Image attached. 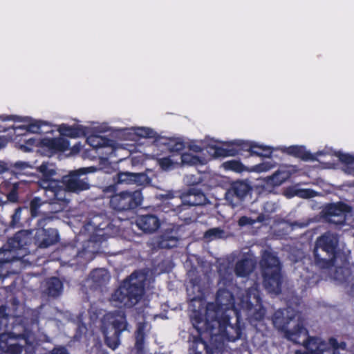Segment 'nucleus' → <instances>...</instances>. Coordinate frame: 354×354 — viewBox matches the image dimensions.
<instances>
[{
    "label": "nucleus",
    "mask_w": 354,
    "mask_h": 354,
    "mask_svg": "<svg viewBox=\"0 0 354 354\" xmlns=\"http://www.w3.org/2000/svg\"><path fill=\"white\" fill-rule=\"evenodd\" d=\"M350 275V271L348 269L339 268L336 271L335 278L337 280L343 281L347 279V277Z\"/></svg>",
    "instance_id": "obj_40"
},
{
    "label": "nucleus",
    "mask_w": 354,
    "mask_h": 354,
    "mask_svg": "<svg viewBox=\"0 0 354 354\" xmlns=\"http://www.w3.org/2000/svg\"><path fill=\"white\" fill-rule=\"evenodd\" d=\"M145 324L140 323L138 326V329L136 332V346L138 350L141 351L142 349L143 342H144V336H145Z\"/></svg>",
    "instance_id": "obj_33"
},
{
    "label": "nucleus",
    "mask_w": 354,
    "mask_h": 354,
    "mask_svg": "<svg viewBox=\"0 0 354 354\" xmlns=\"http://www.w3.org/2000/svg\"><path fill=\"white\" fill-rule=\"evenodd\" d=\"M223 167L225 169L233 170L236 172H240L243 169V165L236 160H230L223 163Z\"/></svg>",
    "instance_id": "obj_38"
},
{
    "label": "nucleus",
    "mask_w": 354,
    "mask_h": 354,
    "mask_svg": "<svg viewBox=\"0 0 354 354\" xmlns=\"http://www.w3.org/2000/svg\"><path fill=\"white\" fill-rule=\"evenodd\" d=\"M117 183L145 186L149 184L150 178L144 173L120 172L118 174Z\"/></svg>",
    "instance_id": "obj_13"
},
{
    "label": "nucleus",
    "mask_w": 354,
    "mask_h": 354,
    "mask_svg": "<svg viewBox=\"0 0 354 354\" xmlns=\"http://www.w3.org/2000/svg\"><path fill=\"white\" fill-rule=\"evenodd\" d=\"M6 169V167L4 162L0 161V174L3 173Z\"/></svg>",
    "instance_id": "obj_53"
},
{
    "label": "nucleus",
    "mask_w": 354,
    "mask_h": 354,
    "mask_svg": "<svg viewBox=\"0 0 354 354\" xmlns=\"http://www.w3.org/2000/svg\"><path fill=\"white\" fill-rule=\"evenodd\" d=\"M207 147H211L214 149L215 157L225 156L226 151L222 148L218 147L211 144V142H207L205 140L192 141L189 145V149L194 152H200Z\"/></svg>",
    "instance_id": "obj_21"
},
{
    "label": "nucleus",
    "mask_w": 354,
    "mask_h": 354,
    "mask_svg": "<svg viewBox=\"0 0 354 354\" xmlns=\"http://www.w3.org/2000/svg\"><path fill=\"white\" fill-rule=\"evenodd\" d=\"M14 171L18 174H28V170L32 168V166L28 162L19 161L13 165Z\"/></svg>",
    "instance_id": "obj_36"
},
{
    "label": "nucleus",
    "mask_w": 354,
    "mask_h": 354,
    "mask_svg": "<svg viewBox=\"0 0 354 354\" xmlns=\"http://www.w3.org/2000/svg\"><path fill=\"white\" fill-rule=\"evenodd\" d=\"M274 161L269 160L253 167L252 170L256 172H266L275 167Z\"/></svg>",
    "instance_id": "obj_35"
},
{
    "label": "nucleus",
    "mask_w": 354,
    "mask_h": 354,
    "mask_svg": "<svg viewBox=\"0 0 354 354\" xmlns=\"http://www.w3.org/2000/svg\"><path fill=\"white\" fill-rule=\"evenodd\" d=\"M335 156H337L340 161L351 164L354 162V156L348 154V153H343L340 151L335 152Z\"/></svg>",
    "instance_id": "obj_41"
},
{
    "label": "nucleus",
    "mask_w": 354,
    "mask_h": 354,
    "mask_svg": "<svg viewBox=\"0 0 354 354\" xmlns=\"http://www.w3.org/2000/svg\"><path fill=\"white\" fill-rule=\"evenodd\" d=\"M178 239L176 235L165 234L159 242V246L162 248H171L177 245Z\"/></svg>",
    "instance_id": "obj_29"
},
{
    "label": "nucleus",
    "mask_w": 354,
    "mask_h": 354,
    "mask_svg": "<svg viewBox=\"0 0 354 354\" xmlns=\"http://www.w3.org/2000/svg\"><path fill=\"white\" fill-rule=\"evenodd\" d=\"M133 130L136 135L144 138H152L155 133L152 129L147 127H134Z\"/></svg>",
    "instance_id": "obj_37"
},
{
    "label": "nucleus",
    "mask_w": 354,
    "mask_h": 354,
    "mask_svg": "<svg viewBox=\"0 0 354 354\" xmlns=\"http://www.w3.org/2000/svg\"><path fill=\"white\" fill-rule=\"evenodd\" d=\"M39 143L53 151H64L67 150L69 147L68 141L64 138L59 137L57 138H44L41 141L35 138H29L26 144L21 146V149L24 151H30L32 147L37 146Z\"/></svg>",
    "instance_id": "obj_11"
},
{
    "label": "nucleus",
    "mask_w": 354,
    "mask_h": 354,
    "mask_svg": "<svg viewBox=\"0 0 354 354\" xmlns=\"http://www.w3.org/2000/svg\"><path fill=\"white\" fill-rule=\"evenodd\" d=\"M180 154L171 153L169 156L158 158V163L160 168L165 171H170L180 166Z\"/></svg>",
    "instance_id": "obj_20"
},
{
    "label": "nucleus",
    "mask_w": 354,
    "mask_h": 354,
    "mask_svg": "<svg viewBox=\"0 0 354 354\" xmlns=\"http://www.w3.org/2000/svg\"><path fill=\"white\" fill-rule=\"evenodd\" d=\"M232 294L227 290H219L217 294L216 304H208L206 308L205 317L214 319L225 317L233 313L239 318L241 309L247 312L248 316L255 320H261L264 315L265 310L261 306V298L257 286L246 291V295L239 298V302L235 304Z\"/></svg>",
    "instance_id": "obj_1"
},
{
    "label": "nucleus",
    "mask_w": 354,
    "mask_h": 354,
    "mask_svg": "<svg viewBox=\"0 0 354 354\" xmlns=\"http://www.w3.org/2000/svg\"><path fill=\"white\" fill-rule=\"evenodd\" d=\"M297 192V187H290L285 191V195L288 198H292L294 196H297V194H296Z\"/></svg>",
    "instance_id": "obj_46"
},
{
    "label": "nucleus",
    "mask_w": 354,
    "mask_h": 354,
    "mask_svg": "<svg viewBox=\"0 0 354 354\" xmlns=\"http://www.w3.org/2000/svg\"><path fill=\"white\" fill-rule=\"evenodd\" d=\"M42 202L39 198H35L30 202V211L33 216H35L37 214V209L41 205Z\"/></svg>",
    "instance_id": "obj_42"
},
{
    "label": "nucleus",
    "mask_w": 354,
    "mask_h": 354,
    "mask_svg": "<svg viewBox=\"0 0 354 354\" xmlns=\"http://www.w3.org/2000/svg\"><path fill=\"white\" fill-rule=\"evenodd\" d=\"M39 171L42 177L39 180V186L45 190V194L50 202L53 201L66 200V190L60 185V182L53 180L52 177L56 171L53 165L43 163Z\"/></svg>",
    "instance_id": "obj_7"
},
{
    "label": "nucleus",
    "mask_w": 354,
    "mask_h": 354,
    "mask_svg": "<svg viewBox=\"0 0 354 354\" xmlns=\"http://www.w3.org/2000/svg\"><path fill=\"white\" fill-rule=\"evenodd\" d=\"M160 147H163L171 153H178L184 149V143L179 138H166L158 141Z\"/></svg>",
    "instance_id": "obj_23"
},
{
    "label": "nucleus",
    "mask_w": 354,
    "mask_h": 354,
    "mask_svg": "<svg viewBox=\"0 0 354 354\" xmlns=\"http://www.w3.org/2000/svg\"><path fill=\"white\" fill-rule=\"evenodd\" d=\"M263 283L266 289L271 293L278 294L280 292L281 276L280 263L275 254L266 250L261 261Z\"/></svg>",
    "instance_id": "obj_3"
},
{
    "label": "nucleus",
    "mask_w": 354,
    "mask_h": 354,
    "mask_svg": "<svg viewBox=\"0 0 354 354\" xmlns=\"http://www.w3.org/2000/svg\"><path fill=\"white\" fill-rule=\"evenodd\" d=\"M183 205L189 206L201 205L205 203L206 197L200 190L191 188L187 193L183 194L180 198H176Z\"/></svg>",
    "instance_id": "obj_14"
},
{
    "label": "nucleus",
    "mask_w": 354,
    "mask_h": 354,
    "mask_svg": "<svg viewBox=\"0 0 354 354\" xmlns=\"http://www.w3.org/2000/svg\"><path fill=\"white\" fill-rule=\"evenodd\" d=\"M264 220V218H263V216H259L257 218V221H259V222H261Z\"/></svg>",
    "instance_id": "obj_56"
},
{
    "label": "nucleus",
    "mask_w": 354,
    "mask_h": 354,
    "mask_svg": "<svg viewBox=\"0 0 354 354\" xmlns=\"http://www.w3.org/2000/svg\"><path fill=\"white\" fill-rule=\"evenodd\" d=\"M254 223V221L248 217L242 216L239 221V225L243 226L245 225H251Z\"/></svg>",
    "instance_id": "obj_45"
},
{
    "label": "nucleus",
    "mask_w": 354,
    "mask_h": 354,
    "mask_svg": "<svg viewBox=\"0 0 354 354\" xmlns=\"http://www.w3.org/2000/svg\"><path fill=\"white\" fill-rule=\"evenodd\" d=\"M142 199V193L139 190L133 192L124 191L111 196L110 205L117 211H126L140 205Z\"/></svg>",
    "instance_id": "obj_10"
},
{
    "label": "nucleus",
    "mask_w": 354,
    "mask_h": 354,
    "mask_svg": "<svg viewBox=\"0 0 354 354\" xmlns=\"http://www.w3.org/2000/svg\"><path fill=\"white\" fill-rule=\"evenodd\" d=\"M93 281L100 285L109 280V274L104 269L95 270L91 274Z\"/></svg>",
    "instance_id": "obj_30"
},
{
    "label": "nucleus",
    "mask_w": 354,
    "mask_h": 354,
    "mask_svg": "<svg viewBox=\"0 0 354 354\" xmlns=\"http://www.w3.org/2000/svg\"><path fill=\"white\" fill-rule=\"evenodd\" d=\"M97 171L95 167H82L77 170L71 171L68 175L63 176L61 186L66 190V200L59 201L66 203L68 201V192L80 193L88 190L90 188V184L87 178H81L80 176L90 173H94Z\"/></svg>",
    "instance_id": "obj_8"
},
{
    "label": "nucleus",
    "mask_w": 354,
    "mask_h": 354,
    "mask_svg": "<svg viewBox=\"0 0 354 354\" xmlns=\"http://www.w3.org/2000/svg\"><path fill=\"white\" fill-rule=\"evenodd\" d=\"M251 187L248 183L245 181H236L232 184L226 193V198L232 201V197L235 196L239 199H242L250 191Z\"/></svg>",
    "instance_id": "obj_19"
},
{
    "label": "nucleus",
    "mask_w": 354,
    "mask_h": 354,
    "mask_svg": "<svg viewBox=\"0 0 354 354\" xmlns=\"http://www.w3.org/2000/svg\"><path fill=\"white\" fill-rule=\"evenodd\" d=\"M0 119L3 121H6V120L21 121L20 118L17 115H2L0 116Z\"/></svg>",
    "instance_id": "obj_47"
},
{
    "label": "nucleus",
    "mask_w": 354,
    "mask_h": 354,
    "mask_svg": "<svg viewBox=\"0 0 354 354\" xmlns=\"http://www.w3.org/2000/svg\"><path fill=\"white\" fill-rule=\"evenodd\" d=\"M339 239L336 234L326 233L318 238L314 250L315 262L322 268L333 264Z\"/></svg>",
    "instance_id": "obj_4"
},
{
    "label": "nucleus",
    "mask_w": 354,
    "mask_h": 354,
    "mask_svg": "<svg viewBox=\"0 0 354 354\" xmlns=\"http://www.w3.org/2000/svg\"><path fill=\"white\" fill-rule=\"evenodd\" d=\"M102 218V216H96L91 218L88 223V225L93 227V228L96 230L97 236L100 237L104 236L102 230H104L106 226V225H103L100 222Z\"/></svg>",
    "instance_id": "obj_32"
},
{
    "label": "nucleus",
    "mask_w": 354,
    "mask_h": 354,
    "mask_svg": "<svg viewBox=\"0 0 354 354\" xmlns=\"http://www.w3.org/2000/svg\"><path fill=\"white\" fill-rule=\"evenodd\" d=\"M30 234L27 231L17 233L8 241V245L0 250V265L21 259L28 254L26 246L30 243Z\"/></svg>",
    "instance_id": "obj_5"
},
{
    "label": "nucleus",
    "mask_w": 354,
    "mask_h": 354,
    "mask_svg": "<svg viewBox=\"0 0 354 354\" xmlns=\"http://www.w3.org/2000/svg\"><path fill=\"white\" fill-rule=\"evenodd\" d=\"M80 147L81 146L80 145L74 146V147L77 148V150L78 151L80 150Z\"/></svg>",
    "instance_id": "obj_57"
},
{
    "label": "nucleus",
    "mask_w": 354,
    "mask_h": 354,
    "mask_svg": "<svg viewBox=\"0 0 354 354\" xmlns=\"http://www.w3.org/2000/svg\"><path fill=\"white\" fill-rule=\"evenodd\" d=\"M191 176H187L186 177V182L187 183H191V184H195V183H198V180H189V178H190Z\"/></svg>",
    "instance_id": "obj_54"
},
{
    "label": "nucleus",
    "mask_w": 354,
    "mask_h": 354,
    "mask_svg": "<svg viewBox=\"0 0 354 354\" xmlns=\"http://www.w3.org/2000/svg\"><path fill=\"white\" fill-rule=\"evenodd\" d=\"M295 171L296 169L293 166L281 167L273 175L268 178V182L274 186H279Z\"/></svg>",
    "instance_id": "obj_16"
},
{
    "label": "nucleus",
    "mask_w": 354,
    "mask_h": 354,
    "mask_svg": "<svg viewBox=\"0 0 354 354\" xmlns=\"http://www.w3.org/2000/svg\"><path fill=\"white\" fill-rule=\"evenodd\" d=\"M21 208L16 209L15 212L12 216V222L15 224L17 223L19 221L20 217H21Z\"/></svg>",
    "instance_id": "obj_48"
},
{
    "label": "nucleus",
    "mask_w": 354,
    "mask_h": 354,
    "mask_svg": "<svg viewBox=\"0 0 354 354\" xmlns=\"http://www.w3.org/2000/svg\"><path fill=\"white\" fill-rule=\"evenodd\" d=\"M136 224L140 230L149 233L157 230L160 225L159 219L156 216L149 214L140 216Z\"/></svg>",
    "instance_id": "obj_17"
},
{
    "label": "nucleus",
    "mask_w": 354,
    "mask_h": 354,
    "mask_svg": "<svg viewBox=\"0 0 354 354\" xmlns=\"http://www.w3.org/2000/svg\"><path fill=\"white\" fill-rule=\"evenodd\" d=\"M48 294L53 297L59 295L62 291L63 285L57 277H52L46 282Z\"/></svg>",
    "instance_id": "obj_26"
},
{
    "label": "nucleus",
    "mask_w": 354,
    "mask_h": 354,
    "mask_svg": "<svg viewBox=\"0 0 354 354\" xmlns=\"http://www.w3.org/2000/svg\"><path fill=\"white\" fill-rule=\"evenodd\" d=\"M0 348L3 352L12 354L19 353L22 351V347L17 343V337L10 333L0 334Z\"/></svg>",
    "instance_id": "obj_15"
},
{
    "label": "nucleus",
    "mask_w": 354,
    "mask_h": 354,
    "mask_svg": "<svg viewBox=\"0 0 354 354\" xmlns=\"http://www.w3.org/2000/svg\"><path fill=\"white\" fill-rule=\"evenodd\" d=\"M162 198H165L166 200L172 199L174 198V194L171 192L166 194L165 195H162Z\"/></svg>",
    "instance_id": "obj_52"
},
{
    "label": "nucleus",
    "mask_w": 354,
    "mask_h": 354,
    "mask_svg": "<svg viewBox=\"0 0 354 354\" xmlns=\"http://www.w3.org/2000/svg\"><path fill=\"white\" fill-rule=\"evenodd\" d=\"M47 126L48 124L46 122L29 119L26 130L33 133H40L45 132L44 128Z\"/></svg>",
    "instance_id": "obj_27"
},
{
    "label": "nucleus",
    "mask_w": 354,
    "mask_h": 354,
    "mask_svg": "<svg viewBox=\"0 0 354 354\" xmlns=\"http://www.w3.org/2000/svg\"><path fill=\"white\" fill-rule=\"evenodd\" d=\"M350 212V207L343 203L333 204L327 210L328 221L335 225H343L346 219V214Z\"/></svg>",
    "instance_id": "obj_12"
},
{
    "label": "nucleus",
    "mask_w": 354,
    "mask_h": 354,
    "mask_svg": "<svg viewBox=\"0 0 354 354\" xmlns=\"http://www.w3.org/2000/svg\"><path fill=\"white\" fill-rule=\"evenodd\" d=\"M225 236V232L218 227L212 228L207 230L205 234V237L209 239V240H213L216 239H221Z\"/></svg>",
    "instance_id": "obj_34"
},
{
    "label": "nucleus",
    "mask_w": 354,
    "mask_h": 354,
    "mask_svg": "<svg viewBox=\"0 0 354 354\" xmlns=\"http://www.w3.org/2000/svg\"><path fill=\"white\" fill-rule=\"evenodd\" d=\"M205 158L196 155H193L192 153L187 152L180 154V166H193L197 165H203L205 164Z\"/></svg>",
    "instance_id": "obj_25"
},
{
    "label": "nucleus",
    "mask_w": 354,
    "mask_h": 354,
    "mask_svg": "<svg viewBox=\"0 0 354 354\" xmlns=\"http://www.w3.org/2000/svg\"><path fill=\"white\" fill-rule=\"evenodd\" d=\"M299 149L297 147H292L288 149V153L291 154H295V156L298 155V151Z\"/></svg>",
    "instance_id": "obj_51"
},
{
    "label": "nucleus",
    "mask_w": 354,
    "mask_h": 354,
    "mask_svg": "<svg viewBox=\"0 0 354 354\" xmlns=\"http://www.w3.org/2000/svg\"><path fill=\"white\" fill-rule=\"evenodd\" d=\"M52 354H67V351L66 348L61 347L55 348L53 351Z\"/></svg>",
    "instance_id": "obj_49"
},
{
    "label": "nucleus",
    "mask_w": 354,
    "mask_h": 354,
    "mask_svg": "<svg viewBox=\"0 0 354 354\" xmlns=\"http://www.w3.org/2000/svg\"><path fill=\"white\" fill-rule=\"evenodd\" d=\"M6 310L5 306L0 307V324L3 325H6L7 324Z\"/></svg>",
    "instance_id": "obj_44"
},
{
    "label": "nucleus",
    "mask_w": 354,
    "mask_h": 354,
    "mask_svg": "<svg viewBox=\"0 0 354 354\" xmlns=\"http://www.w3.org/2000/svg\"><path fill=\"white\" fill-rule=\"evenodd\" d=\"M255 261L250 256L239 261L235 267V272L239 277H246L254 269Z\"/></svg>",
    "instance_id": "obj_22"
},
{
    "label": "nucleus",
    "mask_w": 354,
    "mask_h": 354,
    "mask_svg": "<svg viewBox=\"0 0 354 354\" xmlns=\"http://www.w3.org/2000/svg\"><path fill=\"white\" fill-rule=\"evenodd\" d=\"M2 204V200L0 198V205Z\"/></svg>",
    "instance_id": "obj_58"
},
{
    "label": "nucleus",
    "mask_w": 354,
    "mask_h": 354,
    "mask_svg": "<svg viewBox=\"0 0 354 354\" xmlns=\"http://www.w3.org/2000/svg\"><path fill=\"white\" fill-rule=\"evenodd\" d=\"M86 128L83 126L71 127L62 124L58 127V131L64 136L71 138H78L84 136L86 133Z\"/></svg>",
    "instance_id": "obj_24"
},
{
    "label": "nucleus",
    "mask_w": 354,
    "mask_h": 354,
    "mask_svg": "<svg viewBox=\"0 0 354 354\" xmlns=\"http://www.w3.org/2000/svg\"><path fill=\"white\" fill-rule=\"evenodd\" d=\"M297 196L303 198H310L316 196V192L310 189H299L296 193Z\"/></svg>",
    "instance_id": "obj_39"
},
{
    "label": "nucleus",
    "mask_w": 354,
    "mask_h": 354,
    "mask_svg": "<svg viewBox=\"0 0 354 354\" xmlns=\"http://www.w3.org/2000/svg\"><path fill=\"white\" fill-rule=\"evenodd\" d=\"M328 153H330L328 150H323V151H318L315 153L316 157L315 158L318 160V157H319L321 156L326 155Z\"/></svg>",
    "instance_id": "obj_50"
},
{
    "label": "nucleus",
    "mask_w": 354,
    "mask_h": 354,
    "mask_svg": "<svg viewBox=\"0 0 354 354\" xmlns=\"http://www.w3.org/2000/svg\"><path fill=\"white\" fill-rule=\"evenodd\" d=\"M87 143L94 149L108 146L109 140L104 137L93 135L87 138Z\"/></svg>",
    "instance_id": "obj_28"
},
{
    "label": "nucleus",
    "mask_w": 354,
    "mask_h": 354,
    "mask_svg": "<svg viewBox=\"0 0 354 354\" xmlns=\"http://www.w3.org/2000/svg\"><path fill=\"white\" fill-rule=\"evenodd\" d=\"M194 354H201V353H194Z\"/></svg>",
    "instance_id": "obj_59"
},
{
    "label": "nucleus",
    "mask_w": 354,
    "mask_h": 354,
    "mask_svg": "<svg viewBox=\"0 0 354 354\" xmlns=\"http://www.w3.org/2000/svg\"><path fill=\"white\" fill-rule=\"evenodd\" d=\"M5 145V142L0 139V148Z\"/></svg>",
    "instance_id": "obj_55"
},
{
    "label": "nucleus",
    "mask_w": 354,
    "mask_h": 354,
    "mask_svg": "<svg viewBox=\"0 0 354 354\" xmlns=\"http://www.w3.org/2000/svg\"><path fill=\"white\" fill-rule=\"evenodd\" d=\"M250 150L252 153L260 156L268 157L272 153V150L270 147L259 145L257 143H251L250 145Z\"/></svg>",
    "instance_id": "obj_31"
},
{
    "label": "nucleus",
    "mask_w": 354,
    "mask_h": 354,
    "mask_svg": "<svg viewBox=\"0 0 354 354\" xmlns=\"http://www.w3.org/2000/svg\"><path fill=\"white\" fill-rule=\"evenodd\" d=\"M230 317V315H226L214 319L205 317V321H196L193 325L199 333H209L210 336H221L230 339L228 337V330L233 328L229 323Z\"/></svg>",
    "instance_id": "obj_9"
},
{
    "label": "nucleus",
    "mask_w": 354,
    "mask_h": 354,
    "mask_svg": "<svg viewBox=\"0 0 354 354\" xmlns=\"http://www.w3.org/2000/svg\"><path fill=\"white\" fill-rule=\"evenodd\" d=\"M263 209L266 213H272L277 209V205L274 203L267 202L264 204Z\"/></svg>",
    "instance_id": "obj_43"
},
{
    "label": "nucleus",
    "mask_w": 354,
    "mask_h": 354,
    "mask_svg": "<svg viewBox=\"0 0 354 354\" xmlns=\"http://www.w3.org/2000/svg\"><path fill=\"white\" fill-rule=\"evenodd\" d=\"M104 333L107 345L115 349L120 344V335L127 329V322L122 310L107 313L104 316Z\"/></svg>",
    "instance_id": "obj_6"
},
{
    "label": "nucleus",
    "mask_w": 354,
    "mask_h": 354,
    "mask_svg": "<svg viewBox=\"0 0 354 354\" xmlns=\"http://www.w3.org/2000/svg\"><path fill=\"white\" fill-rule=\"evenodd\" d=\"M146 279L142 272L133 273L112 295L111 304L118 307H131L136 304L143 295Z\"/></svg>",
    "instance_id": "obj_2"
},
{
    "label": "nucleus",
    "mask_w": 354,
    "mask_h": 354,
    "mask_svg": "<svg viewBox=\"0 0 354 354\" xmlns=\"http://www.w3.org/2000/svg\"><path fill=\"white\" fill-rule=\"evenodd\" d=\"M37 241L40 248H48L59 241L58 232L56 229H43L38 232Z\"/></svg>",
    "instance_id": "obj_18"
}]
</instances>
